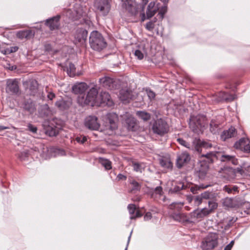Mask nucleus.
Masks as SVG:
<instances>
[{"mask_svg": "<svg viewBox=\"0 0 250 250\" xmlns=\"http://www.w3.org/2000/svg\"><path fill=\"white\" fill-rule=\"evenodd\" d=\"M177 141L181 145H182L187 148L190 147V144L188 143L187 142L184 140H183V139L178 138V139H177Z\"/></svg>", "mask_w": 250, "mask_h": 250, "instance_id": "50", "label": "nucleus"}, {"mask_svg": "<svg viewBox=\"0 0 250 250\" xmlns=\"http://www.w3.org/2000/svg\"><path fill=\"white\" fill-rule=\"evenodd\" d=\"M133 169L136 171H141V166L139 164L135 163L133 164Z\"/></svg>", "mask_w": 250, "mask_h": 250, "instance_id": "57", "label": "nucleus"}, {"mask_svg": "<svg viewBox=\"0 0 250 250\" xmlns=\"http://www.w3.org/2000/svg\"><path fill=\"white\" fill-rule=\"evenodd\" d=\"M119 180H126V177L122 174H119L117 176Z\"/></svg>", "mask_w": 250, "mask_h": 250, "instance_id": "62", "label": "nucleus"}, {"mask_svg": "<svg viewBox=\"0 0 250 250\" xmlns=\"http://www.w3.org/2000/svg\"><path fill=\"white\" fill-rule=\"evenodd\" d=\"M220 127L219 123L215 121L211 120L210 123V130L213 134H217L219 133Z\"/></svg>", "mask_w": 250, "mask_h": 250, "instance_id": "31", "label": "nucleus"}, {"mask_svg": "<svg viewBox=\"0 0 250 250\" xmlns=\"http://www.w3.org/2000/svg\"><path fill=\"white\" fill-rule=\"evenodd\" d=\"M6 91L14 94H18L20 92L18 82L16 80L9 79L7 81Z\"/></svg>", "mask_w": 250, "mask_h": 250, "instance_id": "11", "label": "nucleus"}, {"mask_svg": "<svg viewBox=\"0 0 250 250\" xmlns=\"http://www.w3.org/2000/svg\"><path fill=\"white\" fill-rule=\"evenodd\" d=\"M152 217V216H151V213L150 212H147L146 213V214H145V216H144V219L146 221H147V220H148L149 219H150Z\"/></svg>", "mask_w": 250, "mask_h": 250, "instance_id": "59", "label": "nucleus"}, {"mask_svg": "<svg viewBox=\"0 0 250 250\" xmlns=\"http://www.w3.org/2000/svg\"><path fill=\"white\" fill-rule=\"evenodd\" d=\"M133 98L132 91L128 89H122L120 91L119 98L124 103H128Z\"/></svg>", "mask_w": 250, "mask_h": 250, "instance_id": "17", "label": "nucleus"}, {"mask_svg": "<svg viewBox=\"0 0 250 250\" xmlns=\"http://www.w3.org/2000/svg\"><path fill=\"white\" fill-rule=\"evenodd\" d=\"M99 82L103 86L109 89H116L118 87L117 82L107 76L100 79Z\"/></svg>", "mask_w": 250, "mask_h": 250, "instance_id": "10", "label": "nucleus"}, {"mask_svg": "<svg viewBox=\"0 0 250 250\" xmlns=\"http://www.w3.org/2000/svg\"><path fill=\"white\" fill-rule=\"evenodd\" d=\"M131 184L132 186V191L139 190L140 189V185L137 182L133 181Z\"/></svg>", "mask_w": 250, "mask_h": 250, "instance_id": "48", "label": "nucleus"}, {"mask_svg": "<svg viewBox=\"0 0 250 250\" xmlns=\"http://www.w3.org/2000/svg\"><path fill=\"white\" fill-rule=\"evenodd\" d=\"M127 208L128 209L129 214L131 215L130 217V219H134L137 217L142 216L139 210H136V208L134 204H129L128 205Z\"/></svg>", "mask_w": 250, "mask_h": 250, "instance_id": "28", "label": "nucleus"}, {"mask_svg": "<svg viewBox=\"0 0 250 250\" xmlns=\"http://www.w3.org/2000/svg\"><path fill=\"white\" fill-rule=\"evenodd\" d=\"M84 125L90 130H97L100 126L98 118L95 116H89L84 120Z\"/></svg>", "mask_w": 250, "mask_h": 250, "instance_id": "9", "label": "nucleus"}, {"mask_svg": "<svg viewBox=\"0 0 250 250\" xmlns=\"http://www.w3.org/2000/svg\"><path fill=\"white\" fill-rule=\"evenodd\" d=\"M18 49H19V47L18 46H11L10 48H7L6 50V51L8 53H11L16 52V51H17L18 50Z\"/></svg>", "mask_w": 250, "mask_h": 250, "instance_id": "56", "label": "nucleus"}, {"mask_svg": "<svg viewBox=\"0 0 250 250\" xmlns=\"http://www.w3.org/2000/svg\"><path fill=\"white\" fill-rule=\"evenodd\" d=\"M60 16L57 15L48 19L46 21V24L49 27L51 30H54L59 28L60 26Z\"/></svg>", "mask_w": 250, "mask_h": 250, "instance_id": "16", "label": "nucleus"}, {"mask_svg": "<svg viewBox=\"0 0 250 250\" xmlns=\"http://www.w3.org/2000/svg\"><path fill=\"white\" fill-rule=\"evenodd\" d=\"M234 146L236 149L250 152V141L248 139L241 138L235 143Z\"/></svg>", "mask_w": 250, "mask_h": 250, "instance_id": "12", "label": "nucleus"}, {"mask_svg": "<svg viewBox=\"0 0 250 250\" xmlns=\"http://www.w3.org/2000/svg\"><path fill=\"white\" fill-rule=\"evenodd\" d=\"M136 115L144 121H147L150 119L151 115L149 113L145 111H138Z\"/></svg>", "mask_w": 250, "mask_h": 250, "instance_id": "30", "label": "nucleus"}, {"mask_svg": "<svg viewBox=\"0 0 250 250\" xmlns=\"http://www.w3.org/2000/svg\"><path fill=\"white\" fill-rule=\"evenodd\" d=\"M223 204L227 207L232 208L233 207V201L231 198H226L223 202Z\"/></svg>", "mask_w": 250, "mask_h": 250, "instance_id": "46", "label": "nucleus"}, {"mask_svg": "<svg viewBox=\"0 0 250 250\" xmlns=\"http://www.w3.org/2000/svg\"><path fill=\"white\" fill-rule=\"evenodd\" d=\"M142 1V3L143 4V8H144V6L147 4L148 1V0H141Z\"/></svg>", "mask_w": 250, "mask_h": 250, "instance_id": "63", "label": "nucleus"}, {"mask_svg": "<svg viewBox=\"0 0 250 250\" xmlns=\"http://www.w3.org/2000/svg\"><path fill=\"white\" fill-rule=\"evenodd\" d=\"M193 144L195 150L199 153H201L203 148L208 149L211 148L213 146L210 141L201 140L199 139H195Z\"/></svg>", "mask_w": 250, "mask_h": 250, "instance_id": "8", "label": "nucleus"}, {"mask_svg": "<svg viewBox=\"0 0 250 250\" xmlns=\"http://www.w3.org/2000/svg\"><path fill=\"white\" fill-rule=\"evenodd\" d=\"M209 186L210 185H205L204 184H201L200 185H195L193 187H191L190 188V190L191 192H192L193 194H196L197 193L198 190L201 189L206 188Z\"/></svg>", "mask_w": 250, "mask_h": 250, "instance_id": "34", "label": "nucleus"}, {"mask_svg": "<svg viewBox=\"0 0 250 250\" xmlns=\"http://www.w3.org/2000/svg\"><path fill=\"white\" fill-rule=\"evenodd\" d=\"M211 212L209 208H205L201 210H195L191 213V215L193 217L197 219H201L208 214H210Z\"/></svg>", "mask_w": 250, "mask_h": 250, "instance_id": "22", "label": "nucleus"}, {"mask_svg": "<svg viewBox=\"0 0 250 250\" xmlns=\"http://www.w3.org/2000/svg\"><path fill=\"white\" fill-rule=\"evenodd\" d=\"M168 126L167 122L162 119L155 121L152 126V130L155 134L163 136L167 132Z\"/></svg>", "mask_w": 250, "mask_h": 250, "instance_id": "4", "label": "nucleus"}, {"mask_svg": "<svg viewBox=\"0 0 250 250\" xmlns=\"http://www.w3.org/2000/svg\"><path fill=\"white\" fill-rule=\"evenodd\" d=\"M55 95L54 93H52V92H49L47 94V98L50 100H52L55 97Z\"/></svg>", "mask_w": 250, "mask_h": 250, "instance_id": "61", "label": "nucleus"}, {"mask_svg": "<svg viewBox=\"0 0 250 250\" xmlns=\"http://www.w3.org/2000/svg\"><path fill=\"white\" fill-rule=\"evenodd\" d=\"M98 90L96 87L91 88L86 95L79 96L78 102L82 105H91L94 106L96 104H99V99L97 97Z\"/></svg>", "mask_w": 250, "mask_h": 250, "instance_id": "2", "label": "nucleus"}, {"mask_svg": "<svg viewBox=\"0 0 250 250\" xmlns=\"http://www.w3.org/2000/svg\"><path fill=\"white\" fill-rule=\"evenodd\" d=\"M17 69V66L16 65L10 66L9 67V69L10 70H14Z\"/></svg>", "mask_w": 250, "mask_h": 250, "instance_id": "64", "label": "nucleus"}, {"mask_svg": "<svg viewBox=\"0 0 250 250\" xmlns=\"http://www.w3.org/2000/svg\"><path fill=\"white\" fill-rule=\"evenodd\" d=\"M159 10L158 4L154 1L150 2L148 5L146 13L143 12L141 14V21H144L146 20L152 18Z\"/></svg>", "mask_w": 250, "mask_h": 250, "instance_id": "6", "label": "nucleus"}, {"mask_svg": "<svg viewBox=\"0 0 250 250\" xmlns=\"http://www.w3.org/2000/svg\"><path fill=\"white\" fill-rule=\"evenodd\" d=\"M87 140V138L85 136H77L76 137V140L77 142L83 144Z\"/></svg>", "mask_w": 250, "mask_h": 250, "instance_id": "54", "label": "nucleus"}, {"mask_svg": "<svg viewBox=\"0 0 250 250\" xmlns=\"http://www.w3.org/2000/svg\"><path fill=\"white\" fill-rule=\"evenodd\" d=\"M67 70V73L71 77L74 76L75 72V65L72 63H69Z\"/></svg>", "mask_w": 250, "mask_h": 250, "instance_id": "42", "label": "nucleus"}, {"mask_svg": "<svg viewBox=\"0 0 250 250\" xmlns=\"http://www.w3.org/2000/svg\"><path fill=\"white\" fill-rule=\"evenodd\" d=\"M148 98L152 100L155 97V93L150 89H146V90Z\"/></svg>", "mask_w": 250, "mask_h": 250, "instance_id": "51", "label": "nucleus"}, {"mask_svg": "<svg viewBox=\"0 0 250 250\" xmlns=\"http://www.w3.org/2000/svg\"><path fill=\"white\" fill-rule=\"evenodd\" d=\"M163 188L161 187L158 186L152 189L151 191V197L155 198L157 195L161 196L163 194Z\"/></svg>", "mask_w": 250, "mask_h": 250, "instance_id": "37", "label": "nucleus"}, {"mask_svg": "<svg viewBox=\"0 0 250 250\" xmlns=\"http://www.w3.org/2000/svg\"><path fill=\"white\" fill-rule=\"evenodd\" d=\"M117 119V116L116 114H109L107 116V121L109 125L108 128L111 130H115L117 128L116 121Z\"/></svg>", "mask_w": 250, "mask_h": 250, "instance_id": "27", "label": "nucleus"}, {"mask_svg": "<svg viewBox=\"0 0 250 250\" xmlns=\"http://www.w3.org/2000/svg\"><path fill=\"white\" fill-rule=\"evenodd\" d=\"M39 113L42 117H47L52 115V111L48 104H44L40 106L39 109Z\"/></svg>", "mask_w": 250, "mask_h": 250, "instance_id": "26", "label": "nucleus"}, {"mask_svg": "<svg viewBox=\"0 0 250 250\" xmlns=\"http://www.w3.org/2000/svg\"><path fill=\"white\" fill-rule=\"evenodd\" d=\"M185 186L183 183H180L177 185H176L173 188L169 189L170 193H176L180 191L181 190L185 189Z\"/></svg>", "mask_w": 250, "mask_h": 250, "instance_id": "38", "label": "nucleus"}, {"mask_svg": "<svg viewBox=\"0 0 250 250\" xmlns=\"http://www.w3.org/2000/svg\"><path fill=\"white\" fill-rule=\"evenodd\" d=\"M99 104H105L108 106H111L113 104V102L111 100V97L108 92L102 91L100 97L98 98Z\"/></svg>", "mask_w": 250, "mask_h": 250, "instance_id": "20", "label": "nucleus"}, {"mask_svg": "<svg viewBox=\"0 0 250 250\" xmlns=\"http://www.w3.org/2000/svg\"><path fill=\"white\" fill-rule=\"evenodd\" d=\"M224 190L229 193H231L237 191L238 188L236 186H225L223 188Z\"/></svg>", "mask_w": 250, "mask_h": 250, "instance_id": "41", "label": "nucleus"}, {"mask_svg": "<svg viewBox=\"0 0 250 250\" xmlns=\"http://www.w3.org/2000/svg\"><path fill=\"white\" fill-rule=\"evenodd\" d=\"M27 127L28 130H29L30 132H32L33 133H36L37 131V128L35 125L31 124H28L27 125Z\"/></svg>", "mask_w": 250, "mask_h": 250, "instance_id": "52", "label": "nucleus"}, {"mask_svg": "<svg viewBox=\"0 0 250 250\" xmlns=\"http://www.w3.org/2000/svg\"><path fill=\"white\" fill-rule=\"evenodd\" d=\"M89 42L91 48L97 51L102 50L106 46L102 35L97 31H93L90 33Z\"/></svg>", "mask_w": 250, "mask_h": 250, "instance_id": "1", "label": "nucleus"}, {"mask_svg": "<svg viewBox=\"0 0 250 250\" xmlns=\"http://www.w3.org/2000/svg\"><path fill=\"white\" fill-rule=\"evenodd\" d=\"M127 129L129 131H135L137 127L136 121L135 119L130 115L126 116V118L125 119Z\"/></svg>", "mask_w": 250, "mask_h": 250, "instance_id": "21", "label": "nucleus"}, {"mask_svg": "<svg viewBox=\"0 0 250 250\" xmlns=\"http://www.w3.org/2000/svg\"><path fill=\"white\" fill-rule=\"evenodd\" d=\"M193 199L197 206L200 205L202 202L203 199L200 195L194 196Z\"/></svg>", "mask_w": 250, "mask_h": 250, "instance_id": "49", "label": "nucleus"}, {"mask_svg": "<svg viewBox=\"0 0 250 250\" xmlns=\"http://www.w3.org/2000/svg\"><path fill=\"white\" fill-rule=\"evenodd\" d=\"M23 108L30 114H33L36 111L34 102L30 99L25 100L22 104Z\"/></svg>", "mask_w": 250, "mask_h": 250, "instance_id": "25", "label": "nucleus"}, {"mask_svg": "<svg viewBox=\"0 0 250 250\" xmlns=\"http://www.w3.org/2000/svg\"><path fill=\"white\" fill-rule=\"evenodd\" d=\"M206 124V117L202 115L191 116L190 118L189 125L190 128L198 134L203 132V128Z\"/></svg>", "mask_w": 250, "mask_h": 250, "instance_id": "3", "label": "nucleus"}, {"mask_svg": "<svg viewBox=\"0 0 250 250\" xmlns=\"http://www.w3.org/2000/svg\"><path fill=\"white\" fill-rule=\"evenodd\" d=\"M208 208L211 213L217 208V203L213 201H209L208 202Z\"/></svg>", "mask_w": 250, "mask_h": 250, "instance_id": "44", "label": "nucleus"}, {"mask_svg": "<svg viewBox=\"0 0 250 250\" xmlns=\"http://www.w3.org/2000/svg\"><path fill=\"white\" fill-rule=\"evenodd\" d=\"M38 83L36 80H32L30 82L29 89L31 91V95H35L37 91Z\"/></svg>", "mask_w": 250, "mask_h": 250, "instance_id": "33", "label": "nucleus"}, {"mask_svg": "<svg viewBox=\"0 0 250 250\" xmlns=\"http://www.w3.org/2000/svg\"><path fill=\"white\" fill-rule=\"evenodd\" d=\"M234 241H231L229 244L225 247L224 250H231L234 245Z\"/></svg>", "mask_w": 250, "mask_h": 250, "instance_id": "58", "label": "nucleus"}, {"mask_svg": "<svg viewBox=\"0 0 250 250\" xmlns=\"http://www.w3.org/2000/svg\"><path fill=\"white\" fill-rule=\"evenodd\" d=\"M217 245V238L214 234L208 235L202 242L201 248L203 250H211Z\"/></svg>", "mask_w": 250, "mask_h": 250, "instance_id": "7", "label": "nucleus"}, {"mask_svg": "<svg viewBox=\"0 0 250 250\" xmlns=\"http://www.w3.org/2000/svg\"><path fill=\"white\" fill-rule=\"evenodd\" d=\"M166 4L167 3H164L165 5L162 7V8L160 9H159V12L158 13V15L160 16V18L161 19H163L164 15L167 12V6L166 5Z\"/></svg>", "mask_w": 250, "mask_h": 250, "instance_id": "45", "label": "nucleus"}, {"mask_svg": "<svg viewBox=\"0 0 250 250\" xmlns=\"http://www.w3.org/2000/svg\"><path fill=\"white\" fill-rule=\"evenodd\" d=\"M237 135V131L236 129L232 126H231L227 130H224L221 135V139L222 140L225 141L226 140L235 137Z\"/></svg>", "mask_w": 250, "mask_h": 250, "instance_id": "19", "label": "nucleus"}, {"mask_svg": "<svg viewBox=\"0 0 250 250\" xmlns=\"http://www.w3.org/2000/svg\"><path fill=\"white\" fill-rule=\"evenodd\" d=\"M88 89V85L85 83H79L74 84L72 87V92L75 94H80V96L84 95V92Z\"/></svg>", "mask_w": 250, "mask_h": 250, "instance_id": "14", "label": "nucleus"}, {"mask_svg": "<svg viewBox=\"0 0 250 250\" xmlns=\"http://www.w3.org/2000/svg\"><path fill=\"white\" fill-rule=\"evenodd\" d=\"M202 156L207 158L208 159V162L212 163L213 162L212 158L216 156V154L214 152H210L206 153V154H203Z\"/></svg>", "mask_w": 250, "mask_h": 250, "instance_id": "43", "label": "nucleus"}, {"mask_svg": "<svg viewBox=\"0 0 250 250\" xmlns=\"http://www.w3.org/2000/svg\"><path fill=\"white\" fill-rule=\"evenodd\" d=\"M47 133H48L49 135L50 136H56L57 135V133L55 130L51 129V130L50 132H48V131H47Z\"/></svg>", "mask_w": 250, "mask_h": 250, "instance_id": "60", "label": "nucleus"}, {"mask_svg": "<svg viewBox=\"0 0 250 250\" xmlns=\"http://www.w3.org/2000/svg\"><path fill=\"white\" fill-rule=\"evenodd\" d=\"M56 104L61 109H65L69 107V104L63 100L57 102Z\"/></svg>", "mask_w": 250, "mask_h": 250, "instance_id": "40", "label": "nucleus"}, {"mask_svg": "<svg viewBox=\"0 0 250 250\" xmlns=\"http://www.w3.org/2000/svg\"><path fill=\"white\" fill-rule=\"evenodd\" d=\"M190 157L187 152H183L178 155L176 159V166L179 168L187 164L190 160Z\"/></svg>", "mask_w": 250, "mask_h": 250, "instance_id": "13", "label": "nucleus"}, {"mask_svg": "<svg viewBox=\"0 0 250 250\" xmlns=\"http://www.w3.org/2000/svg\"><path fill=\"white\" fill-rule=\"evenodd\" d=\"M184 206V203L182 202L172 203L169 206V208L172 210H181Z\"/></svg>", "mask_w": 250, "mask_h": 250, "instance_id": "36", "label": "nucleus"}, {"mask_svg": "<svg viewBox=\"0 0 250 250\" xmlns=\"http://www.w3.org/2000/svg\"><path fill=\"white\" fill-rule=\"evenodd\" d=\"M134 55L139 60L143 59L144 57V54L139 50L135 51Z\"/></svg>", "mask_w": 250, "mask_h": 250, "instance_id": "53", "label": "nucleus"}, {"mask_svg": "<svg viewBox=\"0 0 250 250\" xmlns=\"http://www.w3.org/2000/svg\"><path fill=\"white\" fill-rule=\"evenodd\" d=\"M100 163L106 170H109L112 168L111 162L107 159L100 158Z\"/></svg>", "mask_w": 250, "mask_h": 250, "instance_id": "35", "label": "nucleus"}, {"mask_svg": "<svg viewBox=\"0 0 250 250\" xmlns=\"http://www.w3.org/2000/svg\"><path fill=\"white\" fill-rule=\"evenodd\" d=\"M161 165L167 168L171 169L172 167V164L169 160L167 159H162L160 160Z\"/></svg>", "mask_w": 250, "mask_h": 250, "instance_id": "39", "label": "nucleus"}, {"mask_svg": "<svg viewBox=\"0 0 250 250\" xmlns=\"http://www.w3.org/2000/svg\"><path fill=\"white\" fill-rule=\"evenodd\" d=\"M220 160L222 162H231L234 165L238 164L237 159H236L234 155L222 154L221 156Z\"/></svg>", "mask_w": 250, "mask_h": 250, "instance_id": "29", "label": "nucleus"}, {"mask_svg": "<svg viewBox=\"0 0 250 250\" xmlns=\"http://www.w3.org/2000/svg\"><path fill=\"white\" fill-rule=\"evenodd\" d=\"M170 217L179 222L184 223L189 221L188 217L184 213L173 212L171 213Z\"/></svg>", "mask_w": 250, "mask_h": 250, "instance_id": "24", "label": "nucleus"}, {"mask_svg": "<svg viewBox=\"0 0 250 250\" xmlns=\"http://www.w3.org/2000/svg\"><path fill=\"white\" fill-rule=\"evenodd\" d=\"M35 35L34 31L31 30H24L19 31L16 33V36L20 40L25 39L29 40L33 38Z\"/></svg>", "mask_w": 250, "mask_h": 250, "instance_id": "18", "label": "nucleus"}, {"mask_svg": "<svg viewBox=\"0 0 250 250\" xmlns=\"http://www.w3.org/2000/svg\"><path fill=\"white\" fill-rule=\"evenodd\" d=\"M94 5L99 13L104 16H106L110 10L109 0H95Z\"/></svg>", "mask_w": 250, "mask_h": 250, "instance_id": "5", "label": "nucleus"}, {"mask_svg": "<svg viewBox=\"0 0 250 250\" xmlns=\"http://www.w3.org/2000/svg\"><path fill=\"white\" fill-rule=\"evenodd\" d=\"M211 193L209 191H205L201 194L200 196L202 197L203 199H208L210 196Z\"/></svg>", "mask_w": 250, "mask_h": 250, "instance_id": "55", "label": "nucleus"}, {"mask_svg": "<svg viewBox=\"0 0 250 250\" xmlns=\"http://www.w3.org/2000/svg\"><path fill=\"white\" fill-rule=\"evenodd\" d=\"M88 32L83 29H80L77 30L75 36V39L80 43H84L87 39Z\"/></svg>", "mask_w": 250, "mask_h": 250, "instance_id": "23", "label": "nucleus"}, {"mask_svg": "<svg viewBox=\"0 0 250 250\" xmlns=\"http://www.w3.org/2000/svg\"><path fill=\"white\" fill-rule=\"evenodd\" d=\"M123 3L122 6L124 8L132 15L136 14L137 12L136 4L133 0H121Z\"/></svg>", "mask_w": 250, "mask_h": 250, "instance_id": "15", "label": "nucleus"}, {"mask_svg": "<svg viewBox=\"0 0 250 250\" xmlns=\"http://www.w3.org/2000/svg\"><path fill=\"white\" fill-rule=\"evenodd\" d=\"M156 21H149L147 23H146V29L148 31H152L154 28V22Z\"/></svg>", "mask_w": 250, "mask_h": 250, "instance_id": "47", "label": "nucleus"}, {"mask_svg": "<svg viewBox=\"0 0 250 250\" xmlns=\"http://www.w3.org/2000/svg\"><path fill=\"white\" fill-rule=\"evenodd\" d=\"M220 99L218 101H231L234 99V96L231 95H228V93L225 92H222L219 94Z\"/></svg>", "mask_w": 250, "mask_h": 250, "instance_id": "32", "label": "nucleus"}]
</instances>
